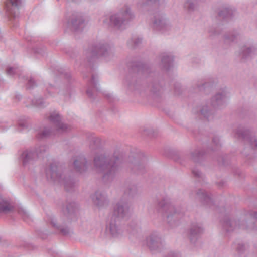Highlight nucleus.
Here are the masks:
<instances>
[{
	"instance_id": "1",
	"label": "nucleus",
	"mask_w": 257,
	"mask_h": 257,
	"mask_svg": "<svg viewBox=\"0 0 257 257\" xmlns=\"http://www.w3.org/2000/svg\"><path fill=\"white\" fill-rule=\"evenodd\" d=\"M123 163V155L118 151L110 156L106 153H102L97 155L94 158V167L98 172L103 174L102 180L105 183L113 181Z\"/></svg>"
},
{
	"instance_id": "2",
	"label": "nucleus",
	"mask_w": 257,
	"mask_h": 257,
	"mask_svg": "<svg viewBox=\"0 0 257 257\" xmlns=\"http://www.w3.org/2000/svg\"><path fill=\"white\" fill-rule=\"evenodd\" d=\"M245 219H248L251 222H257V213L253 212L246 214L245 218L241 219V223H237L236 218L232 216L225 215L221 221L222 228L227 233L233 232L238 228L242 229L248 228L252 229H257L254 224H246L247 222L245 220Z\"/></svg>"
},
{
	"instance_id": "3",
	"label": "nucleus",
	"mask_w": 257,
	"mask_h": 257,
	"mask_svg": "<svg viewBox=\"0 0 257 257\" xmlns=\"http://www.w3.org/2000/svg\"><path fill=\"white\" fill-rule=\"evenodd\" d=\"M157 209L159 212L165 216L168 224L172 227L178 224V221L183 216L184 212L176 208L168 198L158 201Z\"/></svg>"
},
{
	"instance_id": "4",
	"label": "nucleus",
	"mask_w": 257,
	"mask_h": 257,
	"mask_svg": "<svg viewBox=\"0 0 257 257\" xmlns=\"http://www.w3.org/2000/svg\"><path fill=\"white\" fill-rule=\"evenodd\" d=\"M46 176L47 180L50 181L63 184L68 192L74 190L76 186V182L70 176L62 174L56 163L51 164L46 169Z\"/></svg>"
},
{
	"instance_id": "5",
	"label": "nucleus",
	"mask_w": 257,
	"mask_h": 257,
	"mask_svg": "<svg viewBox=\"0 0 257 257\" xmlns=\"http://www.w3.org/2000/svg\"><path fill=\"white\" fill-rule=\"evenodd\" d=\"M134 18V15L131 8L127 6H125L118 13L110 16L108 19L105 17L103 20V23L120 29L123 28Z\"/></svg>"
},
{
	"instance_id": "6",
	"label": "nucleus",
	"mask_w": 257,
	"mask_h": 257,
	"mask_svg": "<svg viewBox=\"0 0 257 257\" xmlns=\"http://www.w3.org/2000/svg\"><path fill=\"white\" fill-rule=\"evenodd\" d=\"M49 119L54 125L55 129L52 130L49 127H45L43 131L38 133L37 137L38 138H45L51 135H55L67 131L68 126L61 122V116L57 112L51 113L49 117Z\"/></svg>"
},
{
	"instance_id": "7",
	"label": "nucleus",
	"mask_w": 257,
	"mask_h": 257,
	"mask_svg": "<svg viewBox=\"0 0 257 257\" xmlns=\"http://www.w3.org/2000/svg\"><path fill=\"white\" fill-rule=\"evenodd\" d=\"M113 48L108 44L104 42L95 44L86 52L88 61H90V59L95 57L99 56L107 57L113 55Z\"/></svg>"
},
{
	"instance_id": "8",
	"label": "nucleus",
	"mask_w": 257,
	"mask_h": 257,
	"mask_svg": "<svg viewBox=\"0 0 257 257\" xmlns=\"http://www.w3.org/2000/svg\"><path fill=\"white\" fill-rule=\"evenodd\" d=\"M234 136L235 138L246 141L251 147V152L257 150V136L250 130L243 126L239 125L234 131Z\"/></svg>"
},
{
	"instance_id": "9",
	"label": "nucleus",
	"mask_w": 257,
	"mask_h": 257,
	"mask_svg": "<svg viewBox=\"0 0 257 257\" xmlns=\"http://www.w3.org/2000/svg\"><path fill=\"white\" fill-rule=\"evenodd\" d=\"M130 214V204L128 201L121 199L114 206L111 217L120 220L128 218Z\"/></svg>"
},
{
	"instance_id": "10",
	"label": "nucleus",
	"mask_w": 257,
	"mask_h": 257,
	"mask_svg": "<svg viewBox=\"0 0 257 257\" xmlns=\"http://www.w3.org/2000/svg\"><path fill=\"white\" fill-rule=\"evenodd\" d=\"M152 27L154 31L165 33L170 30L171 26L164 17L159 13H155L152 20Z\"/></svg>"
},
{
	"instance_id": "11",
	"label": "nucleus",
	"mask_w": 257,
	"mask_h": 257,
	"mask_svg": "<svg viewBox=\"0 0 257 257\" xmlns=\"http://www.w3.org/2000/svg\"><path fill=\"white\" fill-rule=\"evenodd\" d=\"M146 243L150 250H157L163 246V241L159 233L152 232L146 238Z\"/></svg>"
},
{
	"instance_id": "12",
	"label": "nucleus",
	"mask_w": 257,
	"mask_h": 257,
	"mask_svg": "<svg viewBox=\"0 0 257 257\" xmlns=\"http://www.w3.org/2000/svg\"><path fill=\"white\" fill-rule=\"evenodd\" d=\"M107 229L110 234L113 237L120 236L124 232L120 220L111 217L108 223Z\"/></svg>"
},
{
	"instance_id": "13",
	"label": "nucleus",
	"mask_w": 257,
	"mask_h": 257,
	"mask_svg": "<svg viewBox=\"0 0 257 257\" xmlns=\"http://www.w3.org/2000/svg\"><path fill=\"white\" fill-rule=\"evenodd\" d=\"M203 228L201 224L198 223L191 224L188 234L191 242L195 243L203 233Z\"/></svg>"
},
{
	"instance_id": "14",
	"label": "nucleus",
	"mask_w": 257,
	"mask_h": 257,
	"mask_svg": "<svg viewBox=\"0 0 257 257\" xmlns=\"http://www.w3.org/2000/svg\"><path fill=\"white\" fill-rule=\"evenodd\" d=\"M71 29L75 32L81 31L85 26V20L81 14H73L71 21Z\"/></svg>"
},
{
	"instance_id": "15",
	"label": "nucleus",
	"mask_w": 257,
	"mask_h": 257,
	"mask_svg": "<svg viewBox=\"0 0 257 257\" xmlns=\"http://www.w3.org/2000/svg\"><path fill=\"white\" fill-rule=\"evenodd\" d=\"M226 97V93L225 91L222 90L221 92H218L211 98L210 100L211 106L214 109L221 108L225 103Z\"/></svg>"
},
{
	"instance_id": "16",
	"label": "nucleus",
	"mask_w": 257,
	"mask_h": 257,
	"mask_svg": "<svg viewBox=\"0 0 257 257\" xmlns=\"http://www.w3.org/2000/svg\"><path fill=\"white\" fill-rule=\"evenodd\" d=\"M23 165L26 166L32 164L38 158V153H36L32 149H27L23 151L21 155Z\"/></svg>"
},
{
	"instance_id": "17",
	"label": "nucleus",
	"mask_w": 257,
	"mask_h": 257,
	"mask_svg": "<svg viewBox=\"0 0 257 257\" xmlns=\"http://www.w3.org/2000/svg\"><path fill=\"white\" fill-rule=\"evenodd\" d=\"M21 4L22 0H7L5 7L8 15L16 17L17 11Z\"/></svg>"
},
{
	"instance_id": "18",
	"label": "nucleus",
	"mask_w": 257,
	"mask_h": 257,
	"mask_svg": "<svg viewBox=\"0 0 257 257\" xmlns=\"http://www.w3.org/2000/svg\"><path fill=\"white\" fill-rule=\"evenodd\" d=\"M73 165L74 169L77 172L82 173L87 170L90 164L88 162L84 156H80L74 160Z\"/></svg>"
},
{
	"instance_id": "19",
	"label": "nucleus",
	"mask_w": 257,
	"mask_h": 257,
	"mask_svg": "<svg viewBox=\"0 0 257 257\" xmlns=\"http://www.w3.org/2000/svg\"><path fill=\"white\" fill-rule=\"evenodd\" d=\"M138 189L134 184H125L124 193L121 199L130 200L134 198L137 194Z\"/></svg>"
},
{
	"instance_id": "20",
	"label": "nucleus",
	"mask_w": 257,
	"mask_h": 257,
	"mask_svg": "<svg viewBox=\"0 0 257 257\" xmlns=\"http://www.w3.org/2000/svg\"><path fill=\"white\" fill-rule=\"evenodd\" d=\"M14 205L10 200L0 196V213L8 214L13 211Z\"/></svg>"
},
{
	"instance_id": "21",
	"label": "nucleus",
	"mask_w": 257,
	"mask_h": 257,
	"mask_svg": "<svg viewBox=\"0 0 257 257\" xmlns=\"http://www.w3.org/2000/svg\"><path fill=\"white\" fill-rule=\"evenodd\" d=\"M93 203L98 207H102L108 203L106 196L100 191H97L91 196Z\"/></svg>"
},
{
	"instance_id": "22",
	"label": "nucleus",
	"mask_w": 257,
	"mask_h": 257,
	"mask_svg": "<svg viewBox=\"0 0 257 257\" xmlns=\"http://www.w3.org/2000/svg\"><path fill=\"white\" fill-rule=\"evenodd\" d=\"M129 167L134 173L142 174L145 172V161L134 159L130 163Z\"/></svg>"
},
{
	"instance_id": "23",
	"label": "nucleus",
	"mask_w": 257,
	"mask_h": 257,
	"mask_svg": "<svg viewBox=\"0 0 257 257\" xmlns=\"http://www.w3.org/2000/svg\"><path fill=\"white\" fill-rule=\"evenodd\" d=\"M51 223L53 226L58 229L63 235L67 236L69 234L70 232V229L66 223H62L59 222L58 224H57L56 220L54 218L51 219Z\"/></svg>"
},
{
	"instance_id": "24",
	"label": "nucleus",
	"mask_w": 257,
	"mask_h": 257,
	"mask_svg": "<svg viewBox=\"0 0 257 257\" xmlns=\"http://www.w3.org/2000/svg\"><path fill=\"white\" fill-rule=\"evenodd\" d=\"M79 209L78 205L75 202H70L68 203L65 207L63 209V213L69 217L72 218V216L75 214Z\"/></svg>"
},
{
	"instance_id": "25",
	"label": "nucleus",
	"mask_w": 257,
	"mask_h": 257,
	"mask_svg": "<svg viewBox=\"0 0 257 257\" xmlns=\"http://www.w3.org/2000/svg\"><path fill=\"white\" fill-rule=\"evenodd\" d=\"M161 62L162 68L168 70L172 66L173 57L167 53H164L161 55Z\"/></svg>"
},
{
	"instance_id": "26",
	"label": "nucleus",
	"mask_w": 257,
	"mask_h": 257,
	"mask_svg": "<svg viewBox=\"0 0 257 257\" xmlns=\"http://www.w3.org/2000/svg\"><path fill=\"white\" fill-rule=\"evenodd\" d=\"M91 84L92 87H89L86 90V93L88 96L92 99H94L98 91V88L96 83V77L94 75L92 76L91 80Z\"/></svg>"
},
{
	"instance_id": "27",
	"label": "nucleus",
	"mask_w": 257,
	"mask_h": 257,
	"mask_svg": "<svg viewBox=\"0 0 257 257\" xmlns=\"http://www.w3.org/2000/svg\"><path fill=\"white\" fill-rule=\"evenodd\" d=\"M196 198L207 204L212 203V200L207 192L202 189L198 190L196 193Z\"/></svg>"
},
{
	"instance_id": "28",
	"label": "nucleus",
	"mask_w": 257,
	"mask_h": 257,
	"mask_svg": "<svg viewBox=\"0 0 257 257\" xmlns=\"http://www.w3.org/2000/svg\"><path fill=\"white\" fill-rule=\"evenodd\" d=\"M201 114L207 120H211L213 118L214 112L213 110L209 109L208 106H203L200 110Z\"/></svg>"
},
{
	"instance_id": "29",
	"label": "nucleus",
	"mask_w": 257,
	"mask_h": 257,
	"mask_svg": "<svg viewBox=\"0 0 257 257\" xmlns=\"http://www.w3.org/2000/svg\"><path fill=\"white\" fill-rule=\"evenodd\" d=\"M256 48L254 47L245 46L242 50V56L243 58L246 59L249 57L252 56L255 51Z\"/></svg>"
},
{
	"instance_id": "30",
	"label": "nucleus",
	"mask_w": 257,
	"mask_h": 257,
	"mask_svg": "<svg viewBox=\"0 0 257 257\" xmlns=\"http://www.w3.org/2000/svg\"><path fill=\"white\" fill-rule=\"evenodd\" d=\"M233 14V11L232 9L229 8H223L218 13V16L223 19L231 18Z\"/></svg>"
},
{
	"instance_id": "31",
	"label": "nucleus",
	"mask_w": 257,
	"mask_h": 257,
	"mask_svg": "<svg viewBox=\"0 0 257 257\" xmlns=\"http://www.w3.org/2000/svg\"><path fill=\"white\" fill-rule=\"evenodd\" d=\"M204 152L200 150H196L191 153V159L195 162H199L203 158Z\"/></svg>"
},
{
	"instance_id": "32",
	"label": "nucleus",
	"mask_w": 257,
	"mask_h": 257,
	"mask_svg": "<svg viewBox=\"0 0 257 257\" xmlns=\"http://www.w3.org/2000/svg\"><path fill=\"white\" fill-rule=\"evenodd\" d=\"M184 8L189 12L194 11L196 8V3L193 0H187L184 3Z\"/></svg>"
},
{
	"instance_id": "33",
	"label": "nucleus",
	"mask_w": 257,
	"mask_h": 257,
	"mask_svg": "<svg viewBox=\"0 0 257 257\" xmlns=\"http://www.w3.org/2000/svg\"><path fill=\"white\" fill-rule=\"evenodd\" d=\"M46 102L43 100L42 98H39L36 100H30V103L26 104L27 106H36L38 107H43L46 105Z\"/></svg>"
},
{
	"instance_id": "34",
	"label": "nucleus",
	"mask_w": 257,
	"mask_h": 257,
	"mask_svg": "<svg viewBox=\"0 0 257 257\" xmlns=\"http://www.w3.org/2000/svg\"><path fill=\"white\" fill-rule=\"evenodd\" d=\"M140 228L136 224L131 225L128 226L127 231L133 235H136L140 231Z\"/></svg>"
},
{
	"instance_id": "35",
	"label": "nucleus",
	"mask_w": 257,
	"mask_h": 257,
	"mask_svg": "<svg viewBox=\"0 0 257 257\" xmlns=\"http://www.w3.org/2000/svg\"><path fill=\"white\" fill-rule=\"evenodd\" d=\"M24 79H25V77H24ZM26 80L28 81L26 85L27 89H31L37 86L36 82L32 77H26Z\"/></svg>"
},
{
	"instance_id": "36",
	"label": "nucleus",
	"mask_w": 257,
	"mask_h": 257,
	"mask_svg": "<svg viewBox=\"0 0 257 257\" xmlns=\"http://www.w3.org/2000/svg\"><path fill=\"white\" fill-rule=\"evenodd\" d=\"M18 213L21 215L23 219L25 221H27L30 219V216L29 214L24 209H19L18 211Z\"/></svg>"
},
{
	"instance_id": "37",
	"label": "nucleus",
	"mask_w": 257,
	"mask_h": 257,
	"mask_svg": "<svg viewBox=\"0 0 257 257\" xmlns=\"http://www.w3.org/2000/svg\"><path fill=\"white\" fill-rule=\"evenodd\" d=\"M29 125V123L26 120H20L18 122V128L19 131H22L27 128Z\"/></svg>"
},
{
	"instance_id": "38",
	"label": "nucleus",
	"mask_w": 257,
	"mask_h": 257,
	"mask_svg": "<svg viewBox=\"0 0 257 257\" xmlns=\"http://www.w3.org/2000/svg\"><path fill=\"white\" fill-rule=\"evenodd\" d=\"M56 90V88L52 85L48 84L46 86V91L47 92L48 95L50 96H53V94H54Z\"/></svg>"
},
{
	"instance_id": "39",
	"label": "nucleus",
	"mask_w": 257,
	"mask_h": 257,
	"mask_svg": "<svg viewBox=\"0 0 257 257\" xmlns=\"http://www.w3.org/2000/svg\"><path fill=\"white\" fill-rule=\"evenodd\" d=\"M236 36H237L236 33H235V34H231L230 36V34L225 35V42L226 43H228L230 41H233L235 40Z\"/></svg>"
},
{
	"instance_id": "40",
	"label": "nucleus",
	"mask_w": 257,
	"mask_h": 257,
	"mask_svg": "<svg viewBox=\"0 0 257 257\" xmlns=\"http://www.w3.org/2000/svg\"><path fill=\"white\" fill-rule=\"evenodd\" d=\"M162 87L158 83H154L152 87V91L154 93H156L158 92H160L161 90Z\"/></svg>"
},
{
	"instance_id": "41",
	"label": "nucleus",
	"mask_w": 257,
	"mask_h": 257,
	"mask_svg": "<svg viewBox=\"0 0 257 257\" xmlns=\"http://www.w3.org/2000/svg\"><path fill=\"white\" fill-rule=\"evenodd\" d=\"M47 149V147L45 145L41 146L38 148L34 149L33 150L35 151L36 153H38V156L43 152L46 151Z\"/></svg>"
},
{
	"instance_id": "42",
	"label": "nucleus",
	"mask_w": 257,
	"mask_h": 257,
	"mask_svg": "<svg viewBox=\"0 0 257 257\" xmlns=\"http://www.w3.org/2000/svg\"><path fill=\"white\" fill-rule=\"evenodd\" d=\"M7 73L9 75H13L18 72L17 68L9 67L7 69Z\"/></svg>"
},
{
	"instance_id": "43",
	"label": "nucleus",
	"mask_w": 257,
	"mask_h": 257,
	"mask_svg": "<svg viewBox=\"0 0 257 257\" xmlns=\"http://www.w3.org/2000/svg\"><path fill=\"white\" fill-rule=\"evenodd\" d=\"M132 42L134 43L133 46L134 47L139 46L142 43V39L140 38L134 37L131 40Z\"/></svg>"
},
{
	"instance_id": "44",
	"label": "nucleus",
	"mask_w": 257,
	"mask_h": 257,
	"mask_svg": "<svg viewBox=\"0 0 257 257\" xmlns=\"http://www.w3.org/2000/svg\"><path fill=\"white\" fill-rule=\"evenodd\" d=\"M192 172L193 175L197 178H202V173L197 168H194L192 170Z\"/></svg>"
},
{
	"instance_id": "45",
	"label": "nucleus",
	"mask_w": 257,
	"mask_h": 257,
	"mask_svg": "<svg viewBox=\"0 0 257 257\" xmlns=\"http://www.w3.org/2000/svg\"><path fill=\"white\" fill-rule=\"evenodd\" d=\"M212 142L216 146L217 148L219 147L220 146L219 139L218 137H214L212 139Z\"/></svg>"
},
{
	"instance_id": "46",
	"label": "nucleus",
	"mask_w": 257,
	"mask_h": 257,
	"mask_svg": "<svg viewBox=\"0 0 257 257\" xmlns=\"http://www.w3.org/2000/svg\"><path fill=\"white\" fill-rule=\"evenodd\" d=\"M236 249L239 253H241L245 250V246L243 244H238L237 246Z\"/></svg>"
},
{
	"instance_id": "47",
	"label": "nucleus",
	"mask_w": 257,
	"mask_h": 257,
	"mask_svg": "<svg viewBox=\"0 0 257 257\" xmlns=\"http://www.w3.org/2000/svg\"><path fill=\"white\" fill-rule=\"evenodd\" d=\"M166 257H181V256L179 253L171 251L168 253Z\"/></svg>"
},
{
	"instance_id": "48",
	"label": "nucleus",
	"mask_w": 257,
	"mask_h": 257,
	"mask_svg": "<svg viewBox=\"0 0 257 257\" xmlns=\"http://www.w3.org/2000/svg\"><path fill=\"white\" fill-rule=\"evenodd\" d=\"M205 85H206V84H205V83H204V84H203L202 86H198V88L199 90L200 91L202 90H203V88H204V86Z\"/></svg>"
},
{
	"instance_id": "49",
	"label": "nucleus",
	"mask_w": 257,
	"mask_h": 257,
	"mask_svg": "<svg viewBox=\"0 0 257 257\" xmlns=\"http://www.w3.org/2000/svg\"><path fill=\"white\" fill-rule=\"evenodd\" d=\"M94 141L95 143L98 144L100 142V140H99V139L97 138V139H95Z\"/></svg>"
},
{
	"instance_id": "50",
	"label": "nucleus",
	"mask_w": 257,
	"mask_h": 257,
	"mask_svg": "<svg viewBox=\"0 0 257 257\" xmlns=\"http://www.w3.org/2000/svg\"><path fill=\"white\" fill-rule=\"evenodd\" d=\"M246 149H245L243 151V153H244V154L245 155V156H247L248 154H247L246 152Z\"/></svg>"
},
{
	"instance_id": "51",
	"label": "nucleus",
	"mask_w": 257,
	"mask_h": 257,
	"mask_svg": "<svg viewBox=\"0 0 257 257\" xmlns=\"http://www.w3.org/2000/svg\"><path fill=\"white\" fill-rule=\"evenodd\" d=\"M16 98H17L18 100H19L21 98V96L20 95H17L16 96Z\"/></svg>"
},
{
	"instance_id": "52",
	"label": "nucleus",
	"mask_w": 257,
	"mask_h": 257,
	"mask_svg": "<svg viewBox=\"0 0 257 257\" xmlns=\"http://www.w3.org/2000/svg\"><path fill=\"white\" fill-rule=\"evenodd\" d=\"M145 71H146V68L144 67V66H143V73H144Z\"/></svg>"
},
{
	"instance_id": "53",
	"label": "nucleus",
	"mask_w": 257,
	"mask_h": 257,
	"mask_svg": "<svg viewBox=\"0 0 257 257\" xmlns=\"http://www.w3.org/2000/svg\"><path fill=\"white\" fill-rule=\"evenodd\" d=\"M218 34V33L216 32H214V34Z\"/></svg>"
}]
</instances>
